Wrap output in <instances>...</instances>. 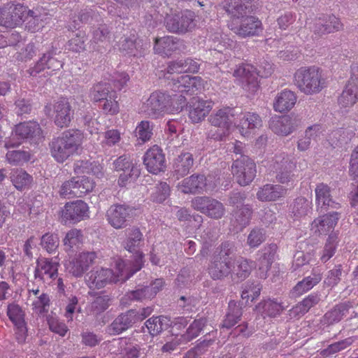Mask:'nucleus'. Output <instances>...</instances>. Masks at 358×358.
Listing matches in <instances>:
<instances>
[{
  "label": "nucleus",
  "instance_id": "nucleus-33",
  "mask_svg": "<svg viewBox=\"0 0 358 358\" xmlns=\"http://www.w3.org/2000/svg\"><path fill=\"white\" fill-rule=\"evenodd\" d=\"M252 212V207L248 204L236 206L231 213V225L237 230H242L250 224Z\"/></svg>",
  "mask_w": 358,
  "mask_h": 358
},
{
  "label": "nucleus",
  "instance_id": "nucleus-16",
  "mask_svg": "<svg viewBox=\"0 0 358 358\" xmlns=\"http://www.w3.org/2000/svg\"><path fill=\"white\" fill-rule=\"evenodd\" d=\"M134 209L124 204L112 205L107 210L106 216L109 224L115 229L124 228L131 218Z\"/></svg>",
  "mask_w": 358,
  "mask_h": 358
},
{
  "label": "nucleus",
  "instance_id": "nucleus-13",
  "mask_svg": "<svg viewBox=\"0 0 358 358\" xmlns=\"http://www.w3.org/2000/svg\"><path fill=\"white\" fill-rule=\"evenodd\" d=\"M340 19L334 15L322 14L314 18L310 24V29L319 36L338 31L343 29Z\"/></svg>",
  "mask_w": 358,
  "mask_h": 358
},
{
  "label": "nucleus",
  "instance_id": "nucleus-53",
  "mask_svg": "<svg viewBox=\"0 0 358 358\" xmlns=\"http://www.w3.org/2000/svg\"><path fill=\"white\" fill-rule=\"evenodd\" d=\"M83 238V235L81 230L78 229L69 230L63 240L66 250H73L74 247L78 248L82 243Z\"/></svg>",
  "mask_w": 358,
  "mask_h": 358
},
{
  "label": "nucleus",
  "instance_id": "nucleus-32",
  "mask_svg": "<svg viewBox=\"0 0 358 358\" xmlns=\"http://www.w3.org/2000/svg\"><path fill=\"white\" fill-rule=\"evenodd\" d=\"M15 134L19 139L36 141L42 138V129L36 122H24L17 124Z\"/></svg>",
  "mask_w": 358,
  "mask_h": 358
},
{
  "label": "nucleus",
  "instance_id": "nucleus-51",
  "mask_svg": "<svg viewBox=\"0 0 358 358\" xmlns=\"http://www.w3.org/2000/svg\"><path fill=\"white\" fill-rule=\"evenodd\" d=\"M235 247L232 243L225 241L219 245L213 255V258L223 261H234Z\"/></svg>",
  "mask_w": 358,
  "mask_h": 358
},
{
  "label": "nucleus",
  "instance_id": "nucleus-55",
  "mask_svg": "<svg viewBox=\"0 0 358 358\" xmlns=\"http://www.w3.org/2000/svg\"><path fill=\"white\" fill-rule=\"evenodd\" d=\"M76 180V194L77 197H82L90 192L92 191L94 187V182L89 177L76 176L73 177Z\"/></svg>",
  "mask_w": 358,
  "mask_h": 358
},
{
  "label": "nucleus",
  "instance_id": "nucleus-15",
  "mask_svg": "<svg viewBox=\"0 0 358 358\" xmlns=\"http://www.w3.org/2000/svg\"><path fill=\"white\" fill-rule=\"evenodd\" d=\"M253 0H224L220 6L227 13L231 23L253 11Z\"/></svg>",
  "mask_w": 358,
  "mask_h": 358
},
{
  "label": "nucleus",
  "instance_id": "nucleus-62",
  "mask_svg": "<svg viewBox=\"0 0 358 358\" xmlns=\"http://www.w3.org/2000/svg\"><path fill=\"white\" fill-rule=\"evenodd\" d=\"M87 36L84 31H79L68 42L69 50L76 52H80L85 50Z\"/></svg>",
  "mask_w": 358,
  "mask_h": 358
},
{
  "label": "nucleus",
  "instance_id": "nucleus-61",
  "mask_svg": "<svg viewBox=\"0 0 358 358\" xmlns=\"http://www.w3.org/2000/svg\"><path fill=\"white\" fill-rule=\"evenodd\" d=\"M195 78V77H191L188 75L180 76L177 81L173 83V90L187 94L190 88L194 87Z\"/></svg>",
  "mask_w": 358,
  "mask_h": 358
},
{
  "label": "nucleus",
  "instance_id": "nucleus-25",
  "mask_svg": "<svg viewBox=\"0 0 358 358\" xmlns=\"http://www.w3.org/2000/svg\"><path fill=\"white\" fill-rule=\"evenodd\" d=\"M135 323H136V310L130 309L117 315L108 326L107 331L110 335H118L131 328Z\"/></svg>",
  "mask_w": 358,
  "mask_h": 358
},
{
  "label": "nucleus",
  "instance_id": "nucleus-22",
  "mask_svg": "<svg viewBox=\"0 0 358 358\" xmlns=\"http://www.w3.org/2000/svg\"><path fill=\"white\" fill-rule=\"evenodd\" d=\"M301 124V119L293 114L273 119L270 122V128L277 134L287 136L296 130Z\"/></svg>",
  "mask_w": 358,
  "mask_h": 358
},
{
  "label": "nucleus",
  "instance_id": "nucleus-57",
  "mask_svg": "<svg viewBox=\"0 0 358 358\" xmlns=\"http://www.w3.org/2000/svg\"><path fill=\"white\" fill-rule=\"evenodd\" d=\"M277 250V245L275 244H271L265 248L263 250V254L259 258V269L267 271L271 264L273 263Z\"/></svg>",
  "mask_w": 358,
  "mask_h": 358
},
{
  "label": "nucleus",
  "instance_id": "nucleus-63",
  "mask_svg": "<svg viewBox=\"0 0 358 358\" xmlns=\"http://www.w3.org/2000/svg\"><path fill=\"white\" fill-rule=\"evenodd\" d=\"M136 136L143 142L149 141L152 136V124L149 121H141L135 130Z\"/></svg>",
  "mask_w": 358,
  "mask_h": 358
},
{
  "label": "nucleus",
  "instance_id": "nucleus-29",
  "mask_svg": "<svg viewBox=\"0 0 358 358\" xmlns=\"http://www.w3.org/2000/svg\"><path fill=\"white\" fill-rule=\"evenodd\" d=\"M7 315L17 328V339L19 342H23L27 334L23 310L19 305L10 303L8 306Z\"/></svg>",
  "mask_w": 358,
  "mask_h": 358
},
{
  "label": "nucleus",
  "instance_id": "nucleus-28",
  "mask_svg": "<svg viewBox=\"0 0 358 358\" xmlns=\"http://www.w3.org/2000/svg\"><path fill=\"white\" fill-rule=\"evenodd\" d=\"M154 49L160 55L169 56L176 50L182 51L185 49L184 41L174 36H164L155 41Z\"/></svg>",
  "mask_w": 358,
  "mask_h": 358
},
{
  "label": "nucleus",
  "instance_id": "nucleus-34",
  "mask_svg": "<svg viewBox=\"0 0 358 358\" xmlns=\"http://www.w3.org/2000/svg\"><path fill=\"white\" fill-rule=\"evenodd\" d=\"M233 262L231 273L230 276L233 280H243L249 276L255 262L248 260L243 257L235 259Z\"/></svg>",
  "mask_w": 358,
  "mask_h": 358
},
{
  "label": "nucleus",
  "instance_id": "nucleus-59",
  "mask_svg": "<svg viewBox=\"0 0 358 358\" xmlns=\"http://www.w3.org/2000/svg\"><path fill=\"white\" fill-rule=\"evenodd\" d=\"M143 240V234L137 228L131 230L124 244V248L129 252H136Z\"/></svg>",
  "mask_w": 358,
  "mask_h": 358
},
{
  "label": "nucleus",
  "instance_id": "nucleus-49",
  "mask_svg": "<svg viewBox=\"0 0 358 358\" xmlns=\"http://www.w3.org/2000/svg\"><path fill=\"white\" fill-rule=\"evenodd\" d=\"M110 92H115L111 90L108 83H98L90 90V96L94 102H101L106 99L110 95Z\"/></svg>",
  "mask_w": 358,
  "mask_h": 358
},
{
  "label": "nucleus",
  "instance_id": "nucleus-58",
  "mask_svg": "<svg viewBox=\"0 0 358 358\" xmlns=\"http://www.w3.org/2000/svg\"><path fill=\"white\" fill-rule=\"evenodd\" d=\"M338 243V236L336 233L329 234L327 243L322 252L320 259L322 262H327L335 254Z\"/></svg>",
  "mask_w": 358,
  "mask_h": 358
},
{
  "label": "nucleus",
  "instance_id": "nucleus-54",
  "mask_svg": "<svg viewBox=\"0 0 358 358\" xmlns=\"http://www.w3.org/2000/svg\"><path fill=\"white\" fill-rule=\"evenodd\" d=\"M208 320L206 317H201L195 320L188 327L186 333L182 336L186 341H190L197 337L201 331L207 324Z\"/></svg>",
  "mask_w": 358,
  "mask_h": 358
},
{
  "label": "nucleus",
  "instance_id": "nucleus-2",
  "mask_svg": "<svg viewBox=\"0 0 358 358\" xmlns=\"http://www.w3.org/2000/svg\"><path fill=\"white\" fill-rule=\"evenodd\" d=\"M294 85L305 94H317L326 87L322 71L315 66L301 67L294 75Z\"/></svg>",
  "mask_w": 358,
  "mask_h": 358
},
{
  "label": "nucleus",
  "instance_id": "nucleus-40",
  "mask_svg": "<svg viewBox=\"0 0 358 358\" xmlns=\"http://www.w3.org/2000/svg\"><path fill=\"white\" fill-rule=\"evenodd\" d=\"M194 164L193 156L190 152H182L178 155L173 162L174 173L179 177H184L189 173Z\"/></svg>",
  "mask_w": 358,
  "mask_h": 358
},
{
  "label": "nucleus",
  "instance_id": "nucleus-41",
  "mask_svg": "<svg viewBox=\"0 0 358 358\" xmlns=\"http://www.w3.org/2000/svg\"><path fill=\"white\" fill-rule=\"evenodd\" d=\"M296 94L290 90H284L278 93L273 103L275 111L284 113L290 110L296 102Z\"/></svg>",
  "mask_w": 358,
  "mask_h": 358
},
{
  "label": "nucleus",
  "instance_id": "nucleus-14",
  "mask_svg": "<svg viewBox=\"0 0 358 358\" xmlns=\"http://www.w3.org/2000/svg\"><path fill=\"white\" fill-rule=\"evenodd\" d=\"M88 211L87 204L82 200L67 202L62 210L61 218L64 224H76L88 217Z\"/></svg>",
  "mask_w": 358,
  "mask_h": 358
},
{
  "label": "nucleus",
  "instance_id": "nucleus-9",
  "mask_svg": "<svg viewBox=\"0 0 358 358\" xmlns=\"http://www.w3.org/2000/svg\"><path fill=\"white\" fill-rule=\"evenodd\" d=\"M240 24L231 23V30L241 38L259 36L263 32L262 21L254 15H246L240 19Z\"/></svg>",
  "mask_w": 358,
  "mask_h": 358
},
{
  "label": "nucleus",
  "instance_id": "nucleus-17",
  "mask_svg": "<svg viewBox=\"0 0 358 358\" xmlns=\"http://www.w3.org/2000/svg\"><path fill=\"white\" fill-rule=\"evenodd\" d=\"M59 266V262L52 258L38 259L34 271L35 279L50 284L57 278Z\"/></svg>",
  "mask_w": 358,
  "mask_h": 358
},
{
  "label": "nucleus",
  "instance_id": "nucleus-7",
  "mask_svg": "<svg viewBox=\"0 0 358 358\" xmlns=\"http://www.w3.org/2000/svg\"><path fill=\"white\" fill-rule=\"evenodd\" d=\"M86 281L90 288L101 289L108 284L122 282L121 271H117L115 274L110 268H96L87 275Z\"/></svg>",
  "mask_w": 358,
  "mask_h": 358
},
{
  "label": "nucleus",
  "instance_id": "nucleus-20",
  "mask_svg": "<svg viewBox=\"0 0 358 358\" xmlns=\"http://www.w3.org/2000/svg\"><path fill=\"white\" fill-rule=\"evenodd\" d=\"M63 66V62L60 59L59 54L55 48L43 54V57L37 62L34 67L27 70L30 76H35L41 71L47 69L50 71L59 70Z\"/></svg>",
  "mask_w": 358,
  "mask_h": 358
},
{
  "label": "nucleus",
  "instance_id": "nucleus-50",
  "mask_svg": "<svg viewBox=\"0 0 358 358\" xmlns=\"http://www.w3.org/2000/svg\"><path fill=\"white\" fill-rule=\"evenodd\" d=\"M257 308L259 311H262L264 315L271 317H275L280 315L284 309L281 303L271 299H268L259 303Z\"/></svg>",
  "mask_w": 358,
  "mask_h": 358
},
{
  "label": "nucleus",
  "instance_id": "nucleus-60",
  "mask_svg": "<svg viewBox=\"0 0 358 358\" xmlns=\"http://www.w3.org/2000/svg\"><path fill=\"white\" fill-rule=\"evenodd\" d=\"M355 134L352 131L350 132L344 129H338L333 131L329 135V141L332 145L336 146L347 143L352 136Z\"/></svg>",
  "mask_w": 358,
  "mask_h": 358
},
{
  "label": "nucleus",
  "instance_id": "nucleus-4",
  "mask_svg": "<svg viewBox=\"0 0 358 358\" xmlns=\"http://www.w3.org/2000/svg\"><path fill=\"white\" fill-rule=\"evenodd\" d=\"M29 16L34 20L37 17L34 10H27L23 4L16 1H9L0 8V25L13 29L22 24Z\"/></svg>",
  "mask_w": 358,
  "mask_h": 358
},
{
  "label": "nucleus",
  "instance_id": "nucleus-45",
  "mask_svg": "<svg viewBox=\"0 0 358 358\" xmlns=\"http://www.w3.org/2000/svg\"><path fill=\"white\" fill-rule=\"evenodd\" d=\"M352 307V303L346 301L336 305L332 310L328 311L324 316V322L332 324L339 322L344 315Z\"/></svg>",
  "mask_w": 358,
  "mask_h": 358
},
{
  "label": "nucleus",
  "instance_id": "nucleus-35",
  "mask_svg": "<svg viewBox=\"0 0 358 358\" xmlns=\"http://www.w3.org/2000/svg\"><path fill=\"white\" fill-rule=\"evenodd\" d=\"M287 189L280 185L266 184L257 192V198L261 201H274L283 197Z\"/></svg>",
  "mask_w": 358,
  "mask_h": 358
},
{
  "label": "nucleus",
  "instance_id": "nucleus-27",
  "mask_svg": "<svg viewBox=\"0 0 358 358\" xmlns=\"http://www.w3.org/2000/svg\"><path fill=\"white\" fill-rule=\"evenodd\" d=\"M330 192V187L323 182L319 183L315 187V203L322 211L340 208V203L333 200Z\"/></svg>",
  "mask_w": 358,
  "mask_h": 358
},
{
  "label": "nucleus",
  "instance_id": "nucleus-26",
  "mask_svg": "<svg viewBox=\"0 0 358 358\" xmlns=\"http://www.w3.org/2000/svg\"><path fill=\"white\" fill-rule=\"evenodd\" d=\"M338 220V213L336 212L325 214L313 221L310 230L315 235H327L334 228Z\"/></svg>",
  "mask_w": 358,
  "mask_h": 358
},
{
  "label": "nucleus",
  "instance_id": "nucleus-37",
  "mask_svg": "<svg viewBox=\"0 0 358 358\" xmlns=\"http://www.w3.org/2000/svg\"><path fill=\"white\" fill-rule=\"evenodd\" d=\"M120 45L121 51L134 57L142 56L146 48V44H143L142 40L137 38L134 34L124 38Z\"/></svg>",
  "mask_w": 358,
  "mask_h": 358
},
{
  "label": "nucleus",
  "instance_id": "nucleus-8",
  "mask_svg": "<svg viewBox=\"0 0 358 358\" xmlns=\"http://www.w3.org/2000/svg\"><path fill=\"white\" fill-rule=\"evenodd\" d=\"M170 101L169 95L161 92H154L143 103L141 112L150 117L157 118L166 111Z\"/></svg>",
  "mask_w": 358,
  "mask_h": 358
},
{
  "label": "nucleus",
  "instance_id": "nucleus-19",
  "mask_svg": "<svg viewBox=\"0 0 358 358\" xmlns=\"http://www.w3.org/2000/svg\"><path fill=\"white\" fill-rule=\"evenodd\" d=\"M208 181V178L203 174H193L182 180L178 188L184 194H199L211 191L214 186Z\"/></svg>",
  "mask_w": 358,
  "mask_h": 358
},
{
  "label": "nucleus",
  "instance_id": "nucleus-21",
  "mask_svg": "<svg viewBox=\"0 0 358 358\" xmlns=\"http://www.w3.org/2000/svg\"><path fill=\"white\" fill-rule=\"evenodd\" d=\"M188 115L194 123L203 121L213 108V102L199 96L192 97L187 105Z\"/></svg>",
  "mask_w": 358,
  "mask_h": 358
},
{
  "label": "nucleus",
  "instance_id": "nucleus-11",
  "mask_svg": "<svg viewBox=\"0 0 358 358\" xmlns=\"http://www.w3.org/2000/svg\"><path fill=\"white\" fill-rule=\"evenodd\" d=\"M194 20V13L187 10L180 14L166 16L165 19V26L166 29L170 32L185 34L192 31L195 27Z\"/></svg>",
  "mask_w": 358,
  "mask_h": 358
},
{
  "label": "nucleus",
  "instance_id": "nucleus-39",
  "mask_svg": "<svg viewBox=\"0 0 358 358\" xmlns=\"http://www.w3.org/2000/svg\"><path fill=\"white\" fill-rule=\"evenodd\" d=\"M238 128L243 136H248L253 129L262 127V119L256 113H247L241 114Z\"/></svg>",
  "mask_w": 358,
  "mask_h": 358
},
{
  "label": "nucleus",
  "instance_id": "nucleus-5",
  "mask_svg": "<svg viewBox=\"0 0 358 358\" xmlns=\"http://www.w3.org/2000/svg\"><path fill=\"white\" fill-rule=\"evenodd\" d=\"M231 171L236 182L241 186H246L256 177L257 167L254 161L248 156L241 155L234 159Z\"/></svg>",
  "mask_w": 358,
  "mask_h": 358
},
{
  "label": "nucleus",
  "instance_id": "nucleus-46",
  "mask_svg": "<svg viewBox=\"0 0 358 358\" xmlns=\"http://www.w3.org/2000/svg\"><path fill=\"white\" fill-rule=\"evenodd\" d=\"M357 100L358 87L354 82L349 83L339 96L338 103L343 107H349L354 105Z\"/></svg>",
  "mask_w": 358,
  "mask_h": 358
},
{
  "label": "nucleus",
  "instance_id": "nucleus-56",
  "mask_svg": "<svg viewBox=\"0 0 358 358\" xmlns=\"http://www.w3.org/2000/svg\"><path fill=\"white\" fill-rule=\"evenodd\" d=\"M165 322L166 318L164 317H152L145 322V325L150 334L154 336L167 328L168 324Z\"/></svg>",
  "mask_w": 358,
  "mask_h": 358
},
{
  "label": "nucleus",
  "instance_id": "nucleus-23",
  "mask_svg": "<svg viewBox=\"0 0 358 358\" xmlns=\"http://www.w3.org/2000/svg\"><path fill=\"white\" fill-rule=\"evenodd\" d=\"M143 163L150 173L157 174L164 171L166 162L162 150L157 145L150 148L144 155Z\"/></svg>",
  "mask_w": 358,
  "mask_h": 358
},
{
  "label": "nucleus",
  "instance_id": "nucleus-52",
  "mask_svg": "<svg viewBox=\"0 0 358 358\" xmlns=\"http://www.w3.org/2000/svg\"><path fill=\"white\" fill-rule=\"evenodd\" d=\"M110 298L108 295L96 297L88 308L89 315L97 316L103 313L109 307Z\"/></svg>",
  "mask_w": 358,
  "mask_h": 358
},
{
  "label": "nucleus",
  "instance_id": "nucleus-48",
  "mask_svg": "<svg viewBox=\"0 0 358 358\" xmlns=\"http://www.w3.org/2000/svg\"><path fill=\"white\" fill-rule=\"evenodd\" d=\"M10 178L17 189H22L31 182V176L21 169H13L10 172Z\"/></svg>",
  "mask_w": 358,
  "mask_h": 358
},
{
  "label": "nucleus",
  "instance_id": "nucleus-30",
  "mask_svg": "<svg viewBox=\"0 0 358 358\" xmlns=\"http://www.w3.org/2000/svg\"><path fill=\"white\" fill-rule=\"evenodd\" d=\"M135 255L134 259L126 262L122 259L116 262V268L121 271L122 282H125L131 277L136 272L141 270L143 264V255L138 250L134 252Z\"/></svg>",
  "mask_w": 358,
  "mask_h": 358
},
{
  "label": "nucleus",
  "instance_id": "nucleus-47",
  "mask_svg": "<svg viewBox=\"0 0 358 358\" xmlns=\"http://www.w3.org/2000/svg\"><path fill=\"white\" fill-rule=\"evenodd\" d=\"M312 210V203L305 197H297L291 205V212L294 217L300 218Z\"/></svg>",
  "mask_w": 358,
  "mask_h": 358
},
{
  "label": "nucleus",
  "instance_id": "nucleus-24",
  "mask_svg": "<svg viewBox=\"0 0 358 358\" xmlns=\"http://www.w3.org/2000/svg\"><path fill=\"white\" fill-rule=\"evenodd\" d=\"M55 124L60 128L69 125L73 115L72 106L66 98H62L53 105Z\"/></svg>",
  "mask_w": 358,
  "mask_h": 358
},
{
  "label": "nucleus",
  "instance_id": "nucleus-38",
  "mask_svg": "<svg viewBox=\"0 0 358 358\" xmlns=\"http://www.w3.org/2000/svg\"><path fill=\"white\" fill-rule=\"evenodd\" d=\"M232 266V261H223L213 257L208 267V273L213 280H222L230 275Z\"/></svg>",
  "mask_w": 358,
  "mask_h": 358
},
{
  "label": "nucleus",
  "instance_id": "nucleus-18",
  "mask_svg": "<svg viewBox=\"0 0 358 358\" xmlns=\"http://www.w3.org/2000/svg\"><path fill=\"white\" fill-rule=\"evenodd\" d=\"M164 280L157 278L152 281L150 285L139 287L135 290L128 292L124 298L130 301H144L151 300L164 286Z\"/></svg>",
  "mask_w": 358,
  "mask_h": 358
},
{
  "label": "nucleus",
  "instance_id": "nucleus-3",
  "mask_svg": "<svg viewBox=\"0 0 358 358\" xmlns=\"http://www.w3.org/2000/svg\"><path fill=\"white\" fill-rule=\"evenodd\" d=\"M236 117V110L231 108H224L213 112L208 117L210 124L217 127L216 131L210 130L208 133V137L222 141L229 132V129L233 124H237Z\"/></svg>",
  "mask_w": 358,
  "mask_h": 358
},
{
  "label": "nucleus",
  "instance_id": "nucleus-42",
  "mask_svg": "<svg viewBox=\"0 0 358 358\" xmlns=\"http://www.w3.org/2000/svg\"><path fill=\"white\" fill-rule=\"evenodd\" d=\"M322 280L320 273H313L310 275L305 278L292 288L290 292L292 297L296 298L311 289Z\"/></svg>",
  "mask_w": 358,
  "mask_h": 358
},
{
  "label": "nucleus",
  "instance_id": "nucleus-1",
  "mask_svg": "<svg viewBox=\"0 0 358 358\" xmlns=\"http://www.w3.org/2000/svg\"><path fill=\"white\" fill-rule=\"evenodd\" d=\"M83 138V134L79 130L69 129L64 131L50 142L51 156L58 163H63L77 152L82 144Z\"/></svg>",
  "mask_w": 358,
  "mask_h": 358
},
{
  "label": "nucleus",
  "instance_id": "nucleus-10",
  "mask_svg": "<svg viewBox=\"0 0 358 358\" xmlns=\"http://www.w3.org/2000/svg\"><path fill=\"white\" fill-rule=\"evenodd\" d=\"M268 68H265L264 72L262 73L260 76L267 77L272 73L271 66L269 64H266ZM261 73L259 71L257 73L252 66L243 64L238 66L234 71V76L238 78L244 87H247L248 90L255 92L258 87L257 76Z\"/></svg>",
  "mask_w": 358,
  "mask_h": 358
},
{
  "label": "nucleus",
  "instance_id": "nucleus-12",
  "mask_svg": "<svg viewBox=\"0 0 358 358\" xmlns=\"http://www.w3.org/2000/svg\"><path fill=\"white\" fill-rule=\"evenodd\" d=\"M296 168L294 159L285 153L275 155L273 169L275 170V178L282 184H288L293 179V171Z\"/></svg>",
  "mask_w": 358,
  "mask_h": 358
},
{
  "label": "nucleus",
  "instance_id": "nucleus-43",
  "mask_svg": "<svg viewBox=\"0 0 358 358\" xmlns=\"http://www.w3.org/2000/svg\"><path fill=\"white\" fill-rule=\"evenodd\" d=\"M242 308L239 303L230 301L228 306V311L222 322V327L230 329L236 324L242 316Z\"/></svg>",
  "mask_w": 358,
  "mask_h": 358
},
{
  "label": "nucleus",
  "instance_id": "nucleus-64",
  "mask_svg": "<svg viewBox=\"0 0 358 358\" xmlns=\"http://www.w3.org/2000/svg\"><path fill=\"white\" fill-rule=\"evenodd\" d=\"M41 245L48 252H52L59 245L57 235L50 233L45 234L41 237Z\"/></svg>",
  "mask_w": 358,
  "mask_h": 358
},
{
  "label": "nucleus",
  "instance_id": "nucleus-44",
  "mask_svg": "<svg viewBox=\"0 0 358 358\" xmlns=\"http://www.w3.org/2000/svg\"><path fill=\"white\" fill-rule=\"evenodd\" d=\"M101 166L99 164L90 160H78L73 164V171L76 174H92L98 178L102 176Z\"/></svg>",
  "mask_w": 358,
  "mask_h": 358
},
{
  "label": "nucleus",
  "instance_id": "nucleus-36",
  "mask_svg": "<svg viewBox=\"0 0 358 358\" xmlns=\"http://www.w3.org/2000/svg\"><path fill=\"white\" fill-rule=\"evenodd\" d=\"M199 64L191 58L181 59L170 62L168 64L166 71L169 73H182L198 72Z\"/></svg>",
  "mask_w": 358,
  "mask_h": 358
},
{
  "label": "nucleus",
  "instance_id": "nucleus-6",
  "mask_svg": "<svg viewBox=\"0 0 358 358\" xmlns=\"http://www.w3.org/2000/svg\"><path fill=\"white\" fill-rule=\"evenodd\" d=\"M191 206L194 210L214 220L221 219L226 212L223 203L211 196H196L192 200Z\"/></svg>",
  "mask_w": 358,
  "mask_h": 358
},
{
  "label": "nucleus",
  "instance_id": "nucleus-31",
  "mask_svg": "<svg viewBox=\"0 0 358 358\" xmlns=\"http://www.w3.org/2000/svg\"><path fill=\"white\" fill-rule=\"evenodd\" d=\"M110 30L107 24H100L92 32L91 39L92 49L100 53H103L106 50V46L108 45L110 39Z\"/></svg>",
  "mask_w": 358,
  "mask_h": 358
}]
</instances>
